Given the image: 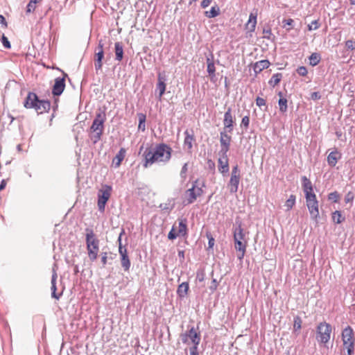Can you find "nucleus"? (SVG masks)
Listing matches in <instances>:
<instances>
[{
  "label": "nucleus",
  "instance_id": "26",
  "mask_svg": "<svg viewBox=\"0 0 355 355\" xmlns=\"http://www.w3.org/2000/svg\"><path fill=\"white\" fill-rule=\"evenodd\" d=\"M270 62L268 60H262L257 62L254 65V70L256 73H259L265 69L268 68Z\"/></svg>",
  "mask_w": 355,
  "mask_h": 355
},
{
  "label": "nucleus",
  "instance_id": "3",
  "mask_svg": "<svg viewBox=\"0 0 355 355\" xmlns=\"http://www.w3.org/2000/svg\"><path fill=\"white\" fill-rule=\"evenodd\" d=\"M106 115L105 112H98L96 114L89 132V138L94 144H96L101 140Z\"/></svg>",
  "mask_w": 355,
  "mask_h": 355
},
{
  "label": "nucleus",
  "instance_id": "36",
  "mask_svg": "<svg viewBox=\"0 0 355 355\" xmlns=\"http://www.w3.org/2000/svg\"><path fill=\"white\" fill-rule=\"evenodd\" d=\"M121 265L125 270H128L130 266V261L128 256L121 257Z\"/></svg>",
  "mask_w": 355,
  "mask_h": 355
},
{
  "label": "nucleus",
  "instance_id": "50",
  "mask_svg": "<svg viewBox=\"0 0 355 355\" xmlns=\"http://www.w3.org/2000/svg\"><path fill=\"white\" fill-rule=\"evenodd\" d=\"M189 355H199L198 352V346H193L189 349Z\"/></svg>",
  "mask_w": 355,
  "mask_h": 355
},
{
  "label": "nucleus",
  "instance_id": "8",
  "mask_svg": "<svg viewBox=\"0 0 355 355\" xmlns=\"http://www.w3.org/2000/svg\"><path fill=\"white\" fill-rule=\"evenodd\" d=\"M112 190V187L107 184L102 185L99 189L97 205L100 211H103L105 210V205L111 196Z\"/></svg>",
  "mask_w": 355,
  "mask_h": 355
},
{
  "label": "nucleus",
  "instance_id": "6",
  "mask_svg": "<svg viewBox=\"0 0 355 355\" xmlns=\"http://www.w3.org/2000/svg\"><path fill=\"white\" fill-rule=\"evenodd\" d=\"M178 221V225L174 224L168 234V238L170 240H173L178 236H185L187 234V219L180 218Z\"/></svg>",
  "mask_w": 355,
  "mask_h": 355
},
{
  "label": "nucleus",
  "instance_id": "22",
  "mask_svg": "<svg viewBox=\"0 0 355 355\" xmlns=\"http://www.w3.org/2000/svg\"><path fill=\"white\" fill-rule=\"evenodd\" d=\"M184 144L189 150H191L193 147V144L196 141L193 131L192 130L190 131L187 130L184 132Z\"/></svg>",
  "mask_w": 355,
  "mask_h": 355
},
{
  "label": "nucleus",
  "instance_id": "17",
  "mask_svg": "<svg viewBox=\"0 0 355 355\" xmlns=\"http://www.w3.org/2000/svg\"><path fill=\"white\" fill-rule=\"evenodd\" d=\"M33 108L37 114H43L49 111L51 108V103L49 101L38 99Z\"/></svg>",
  "mask_w": 355,
  "mask_h": 355
},
{
  "label": "nucleus",
  "instance_id": "58",
  "mask_svg": "<svg viewBox=\"0 0 355 355\" xmlns=\"http://www.w3.org/2000/svg\"><path fill=\"white\" fill-rule=\"evenodd\" d=\"M0 23L2 24L5 27H7L8 26L5 17L1 15H0Z\"/></svg>",
  "mask_w": 355,
  "mask_h": 355
},
{
  "label": "nucleus",
  "instance_id": "23",
  "mask_svg": "<svg viewBox=\"0 0 355 355\" xmlns=\"http://www.w3.org/2000/svg\"><path fill=\"white\" fill-rule=\"evenodd\" d=\"M341 158V153L338 151L337 149H335L334 151L331 152L327 156V162L328 164L332 167L335 166L339 160Z\"/></svg>",
  "mask_w": 355,
  "mask_h": 355
},
{
  "label": "nucleus",
  "instance_id": "51",
  "mask_svg": "<svg viewBox=\"0 0 355 355\" xmlns=\"http://www.w3.org/2000/svg\"><path fill=\"white\" fill-rule=\"evenodd\" d=\"M119 253L121 254V257H124V256H127L128 255V253H127V250L125 248H123L122 246H121V244L120 243L119 245Z\"/></svg>",
  "mask_w": 355,
  "mask_h": 355
},
{
  "label": "nucleus",
  "instance_id": "62",
  "mask_svg": "<svg viewBox=\"0 0 355 355\" xmlns=\"http://www.w3.org/2000/svg\"><path fill=\"white\" fill-rule=\"evenodd\" d=\"M55 278H56V277L55 275H53V277H52V288H55V285L54 283Z\"/></svg>",
  "mask_w": 355,
  "mask_h": 355
},
{
  "label": "nucleus",
  "instance_id": "60",
  "mask_svg": "<svg viewBox=\"0 0 355 355\" xmlns=\"http://www.w3.org/2000/svg\"><path fill=\"white\" fill-rule=\"evenodd\" d=\"M178 291L180 295H182L184 294L186 295L187 293L188 290H187V289H184V290H178Z\"/></svg>",
  "mask_w": 355,
  "mask_h": 355
},
{
  "label": "nucleus",
  "instance_id": "64",
  "mask_svg": "<svg viewBox=\"0 0 355 355\" xmlns=\"http://www.w3.org/2000/svg\"><path fill=\"white\" fill-rule=\"evenodd\" d=\"M33 3H35V5L40 2L42 0H31Z\"/></svg>",
  "mask_w": 355,
  "mask_h": 355
},
{
  "label": "nucleus",
  "instance_id": "63",
  "mask_svg": "<svg viewBox=\"0 0 355 355\" xmlns=\"http://www.w3.org/2000/svg\"><path fill=\"white\" fill-rule=\"evenodd\" d=\"M263 33H266V34L270 35V34H271V31H270V29H268V30H264V31H263Z\"/></svg>",
  "mask_w": 355,
  "mask_h": 355
},
{
  "label": "nucleus",
  "instance_id": "49",
  "mask_svg": "<svg viewBox=\"0 0 355 355\" xmlns=\"http://www.w3.org/2000/svg\"><path fill=\"white\" fill-rule=\"evenodd\" d=\"M207 236L209 240V241H208L209 248H211L214 245L215 240L210 234H207Z\"/></svg>",
  "mask_w": 355,
  "mask_h": 355
},
{
  "label": "nucleus",
  "instance_id": "9",
  "mask_svg": "<svg viewBox=\"0 0 355 355\" xmlns=\"http://www.w3.org/2000/svg\"><path fill=\"white\" fill-rule=\"evenodd\" d=\"M306 204L311 218L316 220L319 216L318 201L315 194L305 196Z\"/></svg>",
  "mask_w": 355,
  "mask_h": 355
},
{
  "label": "nucleus",
  "instance_id": "15",
  "mask_svg": "<svg viewBox=\"0 0 355 355\" xmlns=\"http://www.w3.org/2000/svg\"><path fill=\"white\" fill-rule=\"evenodd\" d=\"M65 88V79L63 78H57L53 87L52 93L54 96H60Z\"/></svg>",
  "mask_w": 355,
  "mask_h": 355
},
{
  "label": "nucleus",
  "instance_id": "39",
  "mask_svg": "<svg viewBox=\"0 0 355 355\" xmlns=\"http://www.w3.org/2000/svg\"><path fill=\"white\" fill-rule=\"evenodd\" d=\"M340 198V196L337 191L330 193L328 196V199L334 202H337Z\"/></svg>",
  "mask_w": 355,
  "mask_h": 355
},
{
  "label": "nucleus",
  "instance_id": "47",
  "mask_svg": "<svg viewBox=\"0 0 355 355\" xmlns=\"http://www.w3.org/2000/svg\"><path fill=\"white\" fill-rule=\"evenodd\" d=\"M256 104L258 107L265 106L266 105V101L263 98L257 97L256 98Z\"/></svg>",
  "mask_w": 355,
  "mask_h": 355
},
{
  "label": "nucleus",
  "instance_id": "31",
  "mask_svg": "<svg viewBox=\"0 0 355 355\" xmlns=\"http://www.w3.org/2000/svg\"><path fill=\"white\" fill-rule=\"evenodd\" d=\"M295 200L296 196L293 194H291L284 204L287 211H290L293 208L295 205Z\"/></svg>",
  "mask_w": 355,
  "mask_h": 355
},
{
  "label": "nucleus",
  "instance_id": "34",
  "mask_svg": "<svg viewBox=\"0 0 355 355\" xmlns=\"http://www.w3.org/2000/svg\"><path fill=\"white\" fill-rule=\"evenodd\" d=\"M332 219L334 222L337 224H340L344 220V218L342 216L341 212L339 211H335L333 213Z\"/></svg>",
  "mask_w": 355,
  "mask_h": 355
},
{
  "label": "nucleus",
  "instance_id": "45",
  "mask_svg": "<svg viewBox=\"0 0 355 355\" xmlns=\"http://www.w3.org/2000/svg\"><path fill=\"white\" fill-rule=\"evenodd\" d=\"M1 41H2V44L3 45V46L6 49H10L11 46H10V42L8 41V38L4 35H3L2 36V39H1Z\"/></svg>",
  "mask_w": 355,
  "mask_h": 355
},
{
  "label": "nucleus",
  "instance_id": "33",
  "mask_svg": "<svg viewBox=\"0 0 355 355\" xmlns=\"http://www.w3.org/2000/svg\"><path fill=\"white\" fill-rule=\"evenodd\" d=\"M138 116V118H139V125H138V128L139 130H141L142 131H145L146 130V125H145V122H146V115L143 113H139L137 114Z\"/></svg>",
  "mask_w": 355,
  "mask_h": 355
},
{
  "label": "nucleus",
  "instance_id": "41",
  "mask_svg": "<svg viewBox=\"0 0 355 355\" xmlns=\"http://www.w3.org/2000/svg\"><path fill=\"white\" fill-rule=\"evenodd\" d=\"M354 198V194L352 191H349L345 197V202L346 203L352 202Z\"/></svg>",
  "mask_w": 355,
  "mask_h": 355
},
{
  "label": "nucleus",
  "instance_id": "42",
  "mask_svg": "<svg viewBox=\"0 0 355 355\" xmlns=\"http://www.w3.org/2000/svg\"><path fill=\"white\" fill-rule=\"evenodd\" d=\"M297 72L300 76H305L308 73L306 68L304 66L299 67L297 69Z\"/></svg>",
  "mask_w": 355,
  "mask_h": 355
},
{
  "label": "nucleus",
  "instance_id": "2",
  "mask_svg": "<svg viewBox=\"0 0 355 355\" xmlns=\"http://www.w3.org/2000/svg\"><path fill=\"white\" fill-rule=\"evenodd\" d=\"M233 234L234 248L237 252V257L239 259L241 260L245 256L248 245L246 234L242 227L241 223H240L238 226L234 229Z\"/></svg>",
  "mask_w": 355,
  "mask_h": 355
},
{
  "label": "nucleus",
  "instance_id": "5",
  "mask_svg": "<svg viewBox=\"0 0 355 355\" xmlns=\"http://www.w3.org/2000/svg\"><path fill=\"white\" fill-rule=\"evenodd\" d=\"M332 327L330 324L323 322H320L316 330V339L322 344H327L331 338Z\"/></svg>",
  "mask_w": 355,
  "mask_h": 355
},
{
  "label": "nucleus",
  "instance_id": "52",
  "mask_svg": "<svg viewBox=\"0 0 355 355\" xmlns=\"http://www.w3.org/2000/svg\"><path fill=\"white\" fill-rule=\"evenodd\" d=\"M347 349V353H348V355H352V353L354 352V344H351V345H344Z\"/></svg>",
  "mask_w": 355,
  "mask_h": 355
},
{
  "label": "nucleus",
  "instance_id": "29",
  "mask_svg": "<svg viewBox=\"0 0 355 355\" xmlns=\"http://www.w3.org/2000/svg\"><path fill=\"white\" fill-rule=\"evenodd\" d=\"M282 78V73H275L272 76L270 80L268 81V84L271 87H275L276 85H277L280 83Z\"/></svg>",
  "mask_w": 355,
  "mask_h": 355
},
{
  "label": "nucleus",
  "instance_id": "37",
  "mask_svg": "<svg viewBox=\"0 0 355 355\" xmlns=\"http://www.w3.org/2000/svg\"><path fill=\"white\" fill-rule=\"evenodd\" d=\"M320 26V24L319 22V20L317 19V20H314L313 21H311V24H308V30L309 31H313V30H317L318 28H319Z\"/></svg>",
  "mask_w": 355,
  "mask_h": 355
},
{
  "label": "nucleus",
  "instance_id": "48",
  "mask_svg": "<svg viewBox=\"0 0 355 355\" xmlns=\"http://www.w3.org/2000/svg\"><path fill=\"white\" fill-rule=\"evenodd\" d=\"M249 123H250V118L248 116H244L243 119H242V121H241V124L245 127V128H248L249 126Z\"/></svg>",
  "mask_w": 355,
  "mask_h": 355
},
{
  "label": "nucleus",
  "instance_id": "53",
  "mask_svg": "<svg viewBox=\"0 0 355 355\" xmlns=\"http://www.w3.org/2000/svg\"><path fill=\"white\" fill-rule=\"evenodd\" d=\"M212 0H202L201 2V6L203 8L208 7L211 3Z\"/></svg>",
  "mask_w": 355,
  "mask_h": 355
},
{
  "label": "nucleus",
  "instance_id": "16",
  "mask_svg": "<svg viewBox=\"0 0 355 355\" xmlns=\"http://www.w3.org/2000/svg\"><path fill=\"white\" fill-rule=\"evenodd\" d=\"M234 120L232 114L231 108H228L224 114L223 125L224 130H227L229 133H231L233 130Z\"/></svg>",
  "mask_w": 355,
  "mask_h": 355
},
{
  "label": "nucleus",
  "instance_id": "25",
  "mask_svg": "<svg viewBox=\"0 0 355 355\" xmlns=\"http://www.w3.org/2000/svg\"><path fill=\"white\" fill-rule=\"evenodd\" d=\"M157 89L159 90V98L161 100L162 96L166 91L165 78L161 74L158 75Z\"/></svg>",
  "mask_w": 355,
  "mask_h": 355
},
{
  "label": "nucleus",
  "instance_id": "46",
  "mask_svg": "<svg viewBox=\"0 0 355 355\" xmlns=\"http://www.w3.org/2000/svg\"><path fill=\"white\" fill-rule=\"evenodd\" d=\"M345 46L347 49L354 50L355 49V41L349 40L346 41Z\"/></svg>",
  "mask_w": 355,
  "mask_h": 355
},
{
  "label": "nucleus",
  "instance_id": "21",
  "mask_svg": "<svg viewBox=\"0 0 355 355\" xmlns=\"http://www.w3.org/2000/svg\"><path fill=\"white\" fill-rule=\"evenodd\" d=\"M302 188L304 192L305 196L315 194L313 192V184L309 179L306 176L302 178Z\"/></svg>",
  "mask_w": 355,
  "mask_h": 355
},
{
  "label": "nucleus",
  "instance_id": "38",
  "mask_svg": "<svg viewBox=\"0 0 355 355\" xmlns=\"http://www.w3.org/2000/svg\"><path fill=\"white\" fill-rule=\"evenodd\" d=\"M302 319L299 316H296L294 318V324H293V329L295 331L300 330L302 327Z\"/></svg>",
  "mask_w": 355,
  "mask_h": 355
},
{
  "label": "nucleus",
  "instance_id": "28",
  "mask_svg": "<svg viewBox=\"0 0 355 355\" xmlns=\"http://www.w3.org/2000/svg\"><path fill=\"white\" fill-rule=\"evenodd\" d=\"M278 95L279 96L280 98L279 99V110L282 112H286L287 111V99L286 98L283 97V94L282 92H279Z\"/></svg>",
  "mask_w": 355,
  "mask_h": 355
},
{
  "label": "nucleus",
  "instance_id": "13",
  "mask_svg": "<svg viewBox=\"0 0 355 355\" xmlns=\"http://www.w3.org/2000/svg\"><path fill=\"white\" fill-rule=\"evenodd\" d=\"M227 130H224L220 133V143L221 149L220 153L226 154L229 150L232 141V137L227 133Z\"/></svg>",
  "mask_w": 355,
  "mask_h": 355
},
{
  "label": "nucleus",
  "instance_id": "4",
  "mask_svg": "<svg viewBox=\"0 0 355 355\" xmlns=\"http://www.w3.org/2000/svg\"><path fill=\"white\" fill-rule=\"evenodd\" d=\"M85 241L88 257L94 261L97 259L99 252V240L92 229H86Z\"/></svg>",
  "mask_w": 355,
  "mask_h": 355
},
{
  "label": "nucleus",
  "instance_id": "11",
  "mask_svg": "<svg viewBox=\"0 0 355 355\" xmlns=\"http://www.w3.org/2000/svg\"><path fill=\"white\" fill-rule=\"evenodd\" d=\"M180 338L185 344L189 343V340H191L193 346H198L200 342V334L194 327H191L188 331L182 334Z\"/></svg>",
  "mask_w": 355,
  "mask_h": 355
},
{
  "label": "nucleus",
  "instance_id": "55",
  "mask_svg": "<svg viewBox=\"0 0 355 355\" xmlns=\"http://www.w3.org/2000/svg\"><path fill=\"white\" fill-rule=\"evenodd\" d=\"M178 257L181 261H184V250H180L178 252Z\"/></svg>",
  "mask_w": 355,
  "mask_h": 355
},
{
  "label": "nucleus",
  "instance_id": "61",
  "mask_svg": "<svg viewBox=\"0 0 355 355\" xmlns=\"http://www.w3.org/2000/svg\"><path fill=\"white\" fill-rule=\"evenodd\" d=\"M182 287H184V288H188L189 284L188 283H182L179 286L178 288H182Z\"/></svg>",
  "mask_w": 355,
  "mask_h": 355
},
{
  "label": "nucleus",
  "instance_id": "10",
  "mask_svg": "<svg viewBox=\"0 0 355 355\" xmlns=\"http://www.w3.org/2000/svg\"><path fill=\"white\" fill-rule=\"evenodd\" d=\"M240 179V170L238 165H236L232 168L230 180L227 184L228 189L231 193H235L237 192Z\"/></svg>",
  "mask_w": 355,
  "mask_h": 355
},
{
  "label": "nucleus",
  "instance_id": "35",
  "mask_svg": "<svg viewBox=\"0 0 355 355\" xmlns=\"http://www.w3.org/2000/svg\"><path fill=\"white\" fill-rule=\"evenodd\" d=\"M207 72L211 76H214L215 71H216V67L214 65V63L213 60L210 59H207Z\"/></svg>",
  "mask_w": 355,
  "mask_h": 355
},
{
  "label": "nucleus",
  "instance_id": "54",
  "mask_svg": "<svg viewBox=\"0 0 355 355\" xmlns=\"http://www.w3.org/2000/svg\"><path fill=\"white\" fill-rule=\"evenodd\" d=\"M321 97L319 92H315L311 94V98L313 100L320 99Z\"/></svg>",
  "mask_w": 355,
  "mask_h": 355
},
{
  "label": "nucleus",
  "instance_id": "19",
  "mask_svg": "<svg viewBox=\"0 0 355 355\" xmlns=\"http://www.w3.org/2000/svg\"><path fill=\"white\" fill-rule=\"evenodd\" d=\"M257 13L251 12L250 14L249 19L245 25V30L248 32L252 33L255 31L257 22Z\"/></svg>",
  "mask_w": 355,
  "mask_h": 355
},
{
  "label": "nucleus",
  "instance_id": "1",
  "mask_svg": "<svg viewBox=\"0 0 355 355\" xmlns=\"http://www.w3.org/2000/svg\"><path fill=\"white\" fill-rule=\"evenodd\" d=\"M172 149L166 144H157L154 148H146L143 153L144 167L148 168L155 163L168 162L171 157Z\"/></svg>",
  "mask_w": 355,
  "mask_h": 355
},
{
  "label": "nucleus",
  "instance_id": "56",
  "mask_svg": "<svg viewBox=\"0 0 355 355\" xmlns=\"http://www.w3.org/2000/svg\"><path fill=\"white\" fill-rule=\"evenodd\" d=\"M283 23H284V25L292 26L293 23V19H284L283 21Z\"/></svg>",
  "mask_w": 355,
  "mask_h": 355
},
{
  "label": "nucleus",
  "instance_id": "24",
  "mask_svg": "<svg viewBox=\"0 0 355 355\" xmlns=\"http://www.w3.org/2000/svg\"><path fill=\"white\" fill-rule=\"evenodd\" d=\"M126 150L125 148H121L120 150L118 152L116 155L112 159V164L114 165L116 168L120 166L122 161L124 159L125 157Z\"/></svg>",
  "mask_w": 355,
  "mask_h": 355
},
{
  "label": "nucleus",
  "instance_id": "40",
  "mask_svg": "<svg viewBox=\"0 0 355 355\" xmlns=\"http://www.w3.org/2000/svg\"><path fill=\"white\" fill-rule=\"evenodd\" d=\"M188 171V164L185 163L184 166H182L181 171H180V176L183 179V180H185L187 178V173Z\"/></svg>",
  "mask_w": 355,
  "mask_h": 355
},
{
  "label": "nucleus",
  "instance_id": "7",
  "mask_svg": "<svg viewBox=\"0 0 355 355\" xmlns=\"http://www.w3.org/2000/svg\"><path fill=\"white\" fill-rule=\"evenodd\" d=\"M198 181H195L193 187L191 189H187L184 195L183 203L184 205H190L193 203L198 197L201 196L203 194V189L197 185Z\"/></svg>",
  "mask_w": 355,
  "mask_h": 355
},
{
  "label": "nucleus",
  "instance_id": "44",
  "mask_svg": "<svg viewBox=\"0 0 355 355\" xmlns=\"http://www.w3.org/2000/svg\"><path fill=\"white\" fill-rule=\"evenodd\" d=\"M63 290H53L51 295L53 297L58 300L62 295Z\"/></svg>",
  "mask_w": 355,
  "mask_h": 355
},
{
  "label": "nucleus",
  "instance_id": "59",
  "mask_svg": "<svg viewBox=\"0 0 355 355\" xmlns=\"http://www.w3.org/2000/svg\"><path fill=\"white\" fill-rule=\"evenodd\" d=\"M6 186V181L3 180L0 184V191L3 190Z\"/></svg>",
  "mask_w": 355,
  "mask_h": 355
},
{
  "label": "nucleus",
  "instance_id": "20",
  "mask_svg": "<svg viewBox=\"0 0 355 355\" xmlns=\"http://www.w3.org/2000/svg\"><path fill=\"white\" fill-rule=\"evenodd\" d=\"M38 100L37 96L33 92H29L24 103V106L27 109L33 108Z\"/></svg>",
  "mask_w": 355,
  "mask_h": 355
},
{
  "label": "nucleus",
  "instance_id": "32",
  "mask_svg": "<svg viewBox=\"0 0 355 355\" xmlns=\"http://www.w3.org/2000/svg\"><path fill=\"white\" fill-rule=\"evenodd\" d=\"M309 64H310V65L314 67V66H316L320 62L321 57H320V55L319 53H313L309 56Z\"/></svg>",
  "mask_w": 355,
  "mask_h": 355
},
{
  "label": "nucleus",
  "instance_id": "14",
  "mask_svg": "<svg viewBox=\"0 0 355 355\" xmlns=\"http://www.w3.org/2000/svg\"><path fill=\"white\" fill-rule=\"evenodd\" d=\"M343 345L354 344V332L351 327L347 326L342 331Z\"/></svg>",
  "mask_w": 355,
  "mask_h": 355
},
{
  "label": "nucleus",
  "instance_id": "57",
  "mask_svg": "<svg viewBox=\"0 0 355 355\" xmlns=\"http://www.w3.org/2000/svg\"><path fill=\"white\" fill-rule=\"evenodd\" d=\"M107 252H104L102 255V257H101V261L103 263V265H105L106 263H107Z\"/></svg>",
  "mask_w": 355,
  "mask_h": 355
},
{
  "label": "nucleus",
  "instance_id": "18",
  "mask_svg": "<svg viewBox=\"0 0 355 355\" xmlns=\"http://www.w3.org/2000/svg\"><path fill=\"white\" fill-rule=\"evenodd\" d=\"M221 154L222 155H220V157L218 158V171L221 173L224 174V173H227L229 171V162H228V157H227V153L226 154L221 153Z\"/></svg>",
  "mask_w": 355,
  "mask_h": 355
},
{
  "label": "nucleus",
  "instance_id": "27",
  "mask_svg": "<svg viewBox=\"0 0 355 355\" xmlns=\"http://www.w3.org/2000/svg\"><path fill=\"white\" fill-rule=\"evenodd\" d=\"M116 60L121 61L123 57V49L120 42H116L114 44Z\"/></svg>",
  "mask_w": 355,
  "mask_h": 355
},
{
  "label": "nucleus",
  "instance_id": "30",
  "mask_svg": "<svg viewBox=\"0 0 355 355\" xmlns=\"http://www.w3.org/2000/svg\"><path fill=\"white\" fill-rule=\"evenodd\" d=\"M220 14V8L218 6H215L211 7L209 11H205V15L208 18H213L217 17Z\"/></svg>",
  "mask_w": 355,
  "mask_h": 355
},
{
  "label": "nucleus",
  "instance_id": "12",
  "mask_svg": "<svg viewBox=\"0 0 355 355\" xmlns=\"http://www.w3.org/2000/svg\"><path fill=\"white\" fill-rule=\"evenodd\" d=\"M104 58L103 43L100 41L98 46L95 49L94 56V67L96 71L101 70L103 67V60Z\"/></svg>",
  "mask_w": 355,
  "mask_h": 355
},
{
  "label": "nucleus",
  "instance_id": "43",
  "mask_svg": "<svg viewBox=\"0 0 355 355\" xmlns=\"http://www.w3.org/2000/svg\"><path fill=\"white\" fill-rule=\"evenodd\" d=\"M35 8H36L35 4L33 3L31 1H30L27 5L26 13L33 12L35 10Z\"/></svg>",
  "mask_w": 355,
  "mask_h": 355
}]
</instances>
